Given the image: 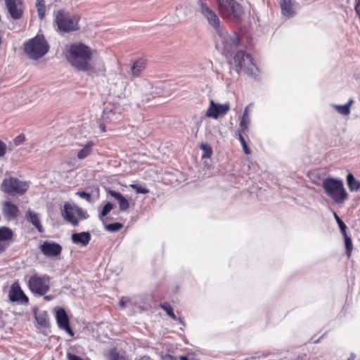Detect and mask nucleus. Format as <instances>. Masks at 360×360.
<instances>
[{"label": "nucleus", "instance_id": "nucleus-35", "mask_svg": "<svg viewBox=\"0 0 360 360\" xmlns=\"http://www.w3.org/2000/svg\"><path fill=\"white\" fill-rule=\"evenodd\" d=\"M333 215L340 227L342 234H345V233H346L347 226L335 212L333 213Z\"/></svg>", "mask_w": 360, "mask_h": 360}, {"label": "nucleus", "instance_id": "nucleus-25", "mask_svg": "<svg viewBox=\"0 0 360 360\" xmlns=\"http://www.w3.org/2000/svg\"><path fill=\"white\" fill-rule=\"evenodd\" d=\"M280 5L282 13L284 15L290 17L294 14L292 0H280Z\"/></svg>", "mask_w": 360, "mask_h": 360}, {"label": "nucleus", "instance_id": "nucleus-22", "mask_svg": "<svg viewBox=\"0 0 360 360\" xmlns=\"http://www.w3.org/2000/svg\"><path fill=\"white\" fill-rule=\"evenodd\" d=\"M108 193L117 200L121 211H125L129 207V201L120 193L109 190Z\"/></svg>", "mask_w": 360, "mask_h": 360}, {"label": "nucleus", "instance_id": "nucleus-30", "mask_svg": "<svg viewBox=\"0 0 360 360\" xmlns=\"http://www.w3.org/2000/svg\"><path fill=\"white\" fill-rule=\"evenodd\" d=\"M93 144L91 142L87 143L82 149H81L77 153V158L80 160L84 159L90 155L91 152V147Z\"/></svg>", "mask_w": 360, "mask_h": 360}, {"label": "nucleus", "instance_id": "nucleus-23", "mask_svg": "<svg viewBox=\"0 0 360 360\" xmlns=\"http://www.w3.org/2000/svg\"><path fill=\"white\" fill-rule=\"evenodd\" d=\"M146 68V60L143 58L136 60L131 67V75L133 77H139Z\"/></svg>", "mask_w": 360, "mask_h": 360}, {"label": "nucleus", "instance_id": "nucleus-2", "mask_svg": "<svg viewBox=\"0 0 360 360\" xmlns=\"http://www.w3.org/2000/svg\"><path fill=\"white\" fill-rule=\"evenodd\" d=\"M215 47L223 55L229 56L236 49L240 40L235 32L229 33L226 28L214 34Z\"/></svg>", "mask_w": 360, "mask_h": 360}, {"label": "nucleus", "instance_id": "nucleus-21", "mask_svg": "<svg viewBox=\"0 0 360 360\" xmlns=\"http://www.w3.org/2000/svg\"><path fill=\"white\" fill-rule=\"evenodd\" d=\"M71 239L75 244H80L83 246H86L91 240V235L89 232L85 231L73 233L71 236Z\"/></svg>", "mask_w": 360, "mask_h": 360}, {"label": "nucleus", "instance_id": "nucleus-33", "mask_svg": "<svg viewBox=\"0 0 360 360\" xmlns=\"http://www.w3.org/2000/svg\"><path fill=\"white\" fill-rule=\"evenodd\" d=\"M123 225L120 223H113L105 225V230L110 232H116L122 228Z\"/></svg>", "mask_w": 360, "mask_h": 360}, {"label": "nucleus", "instance_id": "nucleus-34", "mask_svg": "<svg viewBox=\"0 0 360 360\" xmlns=\"http://www.w3.org/2000/svg\"><path fill=\"white\" fill-rule=\"evenodd\" d=\"M243 131H238V139H239V141L243 146V151L245 154H250V150L248 148V146H247V143L245 141V139L243 138V136H242V133Z\"/></svg>", "mask_w": 360, "mask_h": 360}, {"label": "nucleus", "instance_id": "nucleus-1", "mask_svg": "<svg viewBox=\"0 0 360 360\" xmlns=\"http://www.w3.org/2000/svg\"><path fill=\"white\" fill-rule=\"evenodd\" d=\"M92 58L91 49L82 43L72 44L67 53L68 61L77 70H88L89 62Z\"/></svg>", "mask_w": 360, "mask_h": 360}, {"label": "nucleus", "instance_id": "nucleus-50", "mask_svg": "<svg viewBox=\"0 0 360 360\" xmlns=\"http://www.w3.org/2000/svg\"><path fill=\"white\" fill-rule=\"evenodd\" d=\"M101 130H102L103 131H105V126H103V125H101Z\"/></svg>", "mask_w": 360, "mask_h": 360}, {"label": "nucleus", "instance_id": "nucleus-9", "mask_svg": "<svg viewBox=\"0 0 360 360\" xmlns=\"http://www.w3.org/2000/svg\"><path fill=\"white\" fill-rule=\"evenodd\" d=\"M50 278L47 275H32L28 281L30 290L39 295H44L49 290Z\"/></svg>", "mask_w": 360, "mask_h": 360}, {"label": "nucleus", "instance_id": "nucleus-28", "mask_svg": "<svg viewBox=\"0 0 360 360\" xmlns=\"http://www.w3.org/2000/svg\"><path fill=\"white\" fill-rule=\"evenodd\" d=\"M354 101L352 99H349L348 103L343 105H333V107L337 110V111L344 115H347L350 112V106L353 103Z\"/></svg>", "mask_w": 360, "mask_h": 360}, {"label": "nucleus", "instance_id": "nucleus-20", "mask_svg": "<svg viewBox=\"0 0 360 360\" xmlns=\"http://www.w3.org/2000/svg\"><path fill=\"white\" fill-rule=\"evenodd\" d=\"M13 235V233L9 228L5 226L0 228V254L6 250Z\"/></svg>", "mask_w": 360, "mask_h": 360}, {"label": "nucleus", "instance_id": "nucleus-15", "mask_svg": "<svg viewBox=\"0 0 360 360\" xmlns=\"http://www.w3.org/2000/svg\"><path fill=\"white\" fill-rule=\"evenodd\" d=\"M89 68L84 72H87L91 75H104L105 73V66L101 58L92 57L89 62Z\"/></svg>", "mask_w": 360, "mask_h": 360}, {"label": "nucleus", "instance_id": "nucleus-3", "mask_svg": "<svg viewBox=\"0 0 360 360\" xmlns=\"http://www.w3.org/2000/svg\"><path fill=\"white\" fill-rule=\"evenodd\" d=\"M322 186L326 194L334 203L342 204L348 198L343 182L334 178H326L323 180Z\"/></svg>", "mask_w": 360, "mask_h": 360}, {"label": "nucleus", "instance_id": "nucleus-14", "mask_svg": "<svg viewBox=\"0 0 360 360\" xmlns=\"http://www.w3.org/2000/svg\"><path fill=\"white\" fill-rule=\"evenodd\" d=\"M40 250L45 256L54 257L61 254L62 247L55 242L44 241L41 245Z\"/></svg>", "mask_w": 360, "mask_h": 360}, {"label": "nucleus", "instance_id": "nucleus-11", "mask_svg": "<svg viewBox=\"0 0 360 360\" xmlns=\"http://www.w3.org/2000/svg\"><path fill=\"white\" fill-rule=\"evenodd\" d=\"M1 187L6 193L22 194L28 189L29 184L15 178H10L4 180Z\"/></svg>", "mask_w": 360, "mask_h": 360}, {"label": "nucleus", "instance_id": "nucleus-13", "mask_svg": "<svg viewBox=\"0 0 360 360\" xmlns=\"http://www.w3.org/2000/svg\"><path fill=\"white\" fill-rule=\"evenodd\" d=\"M229 110L230 105L228 103L221 104L210 100V105L205 112V117L217 120L226 115Z\"/></svg>", "mask_w": 360, "mask_h": 360}, {"label": "nucleus", "instance_id": "nucleus-19", "mask_svg": "<svg viewBox=\"0 0 360 360\" xmlns=\"http://www.w3.org/2000/svg\"><path fill=\"white\" fill-rule=\"evenodd\" d=\"M9 299L11 302L21 301L22 302H28V298L24 294L18 283H14L9 291Z\"/></svg>", "mask_w": 360, "mask_h": 360}, {"label": "nucleus", "instance_id": "nucleus-43", "mask_svg": "<svg viewBox=\"0 0 360 360\" xmlns=\"http://www.w3.org/2000/svg\"><path fill=\"white\" fill-rule=\"evenodd\" d=\"M129 302V297H122L119 302V305L121 308H124Z\"/></svg>", "mask_w": 360, "mask_h": 360}, {"label": "nucleus", "instance_id": "nucleus-17", "mask_svg": "<svg viewBox=\"0 0 360 360\" xmlns=\"http://www.w3.org/2000/svg\"><path fill=\"white\" fill-rule=\"evenodd\" d=\"M56 318L58 327L73 336L74 333L70 326L68 315L63 309H59L56 311Z\"/></svg>", "mask_w": 360, "mask_h": 360}, {"label": "nucleus", "instance_id": "nucleus-26", "mask_svg": "<svg viewBox=\"0 0 360 360\" xmlns=\"http://www.w3.org/2000/svg\"><path fill=\"white\" fill-rule=\"evenodd\" d=\"M27 219L33 226L37 228L39 232H43V227L40 223L39 218L36 213L31 210H28L27 214Z\"/></svg>", "mask_w": 360, "mask_h": 360}, {"label": "nucleus", "instance_id": "nucleus-16", "mask_svg": "<svg viewBox=\"0 0 360 360\" xmlns=\"http://www.w3.org/2000/svg\"><path fill=\"white\" fill-rule=\"evenodd\" d=\"M6 6L12 18L19 19L22 15V0H6Z\"/></svg>", "mask_w": 360, "mask_h": 360}, {"label": "nucleus", "instance_id": "nucleus-41", "mask_svg": "<svg viewBox=\"0 0 360 360\" xmlns=\"http://www.w3.org/2000/svg\"><path fill=\"white\" fill-rule=\"evenodd\" d=\"M77 195H78L82 198H84L88 202H91V197L89 193H87L84 191H81V192H77Z\"/></svg>", "mask_w": 360, "mask_h": 360}, {"label": "nucleus", "instance_id": "nucleus-6", "mask_svg": "<svg viewBox=\"0 0 360 360\" xmlns=\"http://www.w3.org/2000/svg\"><path fill=\"white\" fill-rule=\"evenodd\" d=\"M198 5L200 8V13L206 20L207 25L212 29L214 34L225 28L216 12L206 3L198 0Z\"/></svg>", "mask_w": 360, "mask_h": 360}, {"label": "nucleus", "instance_id": "nucleus-29", "mask_svg": "<svg viewBox=\"0 0 360 360\" xmlns=\"http://www.w3.org/2000/svg\"><path fill=\"white\" fill-rule=\"evenodd\" d=\"M248 108L249 107L247 106L244 110L243 117L240 122V129L239 131H244L245 130L248 129V126L250 123V119L248 116Z\"/></svg>", "mask_w": 360, "mask_h": 360}, {"label": "nucleus", "instance_id": "nucleus-27", "mask_svg": "<svg viewBox=\"0 0 360 360\" xmlns=\"http://www.w3.org/2000/svg\"><path fill=\"white\" fill-rule=\"evenodd\" d=\"M347 182L348 188L351 191H358L360 190V181H357L352 174H348L347 176Z\"/></svg>", "mask_w": 360, "mask_h": 360}, {"label": "nucleus", "instance_id": "nucleus-48", "mask_svg": "<svg viewBox=\"0 0 360 360\" xmlns=\"http://www.w3.org/2000/svg\"><path fill=\"white\" fill-rule=\"evenodd\" d=\"M179 360H188L186 356H179Z\"/></svg>", "mask_w": 360, "mask_h": 360}, {"label": "nucleus", "instance_id": "nucleus-24", "mask_svg": "<svg viewBox=\"0 0 360 360\" xmlns=\"http://www.w3.org/2000/svg\"><path fill=\"white\" fill-rule=\"evenodd\" d=\"M167 86V84L164 83H158L155 86H153L149 83H146L144 84V89L146 90L153 89V91H151L150 94L155 96V95L162 94Z\"/></svg>", "mask_w": 360, "mask_h": 360}, {"label": "nucleus", "instance_id": "nucleus-7", "mask_svg": "<svg viewBox=\"0 0 360 360\" xmlns=\"http://www.w3.org/2000/svg\"><path fill=\"white\" fill-rule=\"evenodd\" d=\"M219 12L224 18L232 15L235 18H240L243 15L241 6L235 0H216Z\"/></svg>", "mask_w": 360, "mask_h": 360}, {"label": "nucleus", "instance_id": "nucleus-32", "mask_svg": "<svg viewBox=\"0 0 360 360\" xmlns=\"http://www.w3.org/2000/svg\"><path fill=\"white\" fill-rule=\"evenodd\" d=\"M38 15L40 19H43L45 16L46 6L44 0H37V3Z\"/></svg>", "mask_w": 360, "mask_h": 360}, {"label": "nucleus", "instance_id": "nucleus-31", "mask_svg": "<svg viewBox=\"0 0 360 360\" xmlns=\"http://www.w3.org/2000/svg\"><path fill=\"white\" fill-rule=\"evenodd\" d=\"M345 239V248H346V254L348 257H350L351 253L353 249L352 246V240L350 237L347 235V233L342 234Z\"/></svg>", "mask_w": 360, "mask_h": 360}, {"label": "nucleus", "instance_id": "nucleus-5", "mask_svg": "<svg viewBox=\"0 0 360 360\" xmlns=\"http://www.w3.org/2000/svg\"><path fill=\"white\" fill-rule=\"evenodd\" d=\"M54 22L60 32H70L79 29V18L77 15H72L70 13L59 10L55 12Z\"/></svg>", "mask_w": 360, "mask_h": 360}, {"label": "nucleus", "instance_id": "nucleus-8", "mask_svg": "<svg viewBox=\"0 0 360 360\" xmlns=\"http://www.w3.org/2000/svg\"><path fill=\"white\" fill-rule=\"evenodd\" d=\"M62 215L68 222L73 226H77L80 220L86 219L89 214L75 204L70 202L65 203Z\"/></svg>", "mask_w": 360, "mask_h": 360}, {"label": "nucleus", "instance_id": "nucleus-36", "mask_svg": "<svg viewBox=\"0 0 360 360\" xmlns=\"http://www.w3.org/2000/svg\"><path fill=\"white\" fill-rule=\"evenodd\" d=\"M161 308L163 309L167 314L172 317L173 319H176V315L174 314L172 307L167 304H162L160 305Z\"/></svg>", "mask_w": 360, "mask_h": 360}, {"label": "nucleus", "instance_id": "nucleus-37", "mask_svg": "<svg viewBox=\"0 0 360 360\" xmlns=\"http://www.w3.org/2000/svg\"><path fill=\"white\" fill-rule=\"evenodd\" d=\"M200 148L204 152V153L202 155L203 158H208L211 156L212 149L208 145L202 144V145H201Z\"/></svg>", "mask_w": 360, "mask_h": 360}, {"label": "nucleus", "instance_id": "nucleus-40", "mask_svg": "<svg viewBox=\"0 0 360 360\" xmlns=\"http://www.w3.org/2000/svg\"><path fill=\"white\" fill-rule=\"evenodd\" d=\"M108 359L110 360H120L122 359L123 357L120 356V354L116 352V350H111L108 354Z\"/></svg>", "mask_w": 360, "mask_h": 360}, {"label": "nucleus", "instance_id": "nucleus-45", "mask_svg": "<svg viewBox=\"0 0 360 360\" xmlns=\"http://www.w3.org/2000/svg\"><path fill=\"white\" fill-rule=\"evenodd\" d=\"M355 11L360 17V0H356Z\"/></svg>", "mask_w": 360, "mask_h": 360}, {"label": "nucleus", "instance_id": "nucleus-4", "mask_svg": "<svg viewBox=\"0 0 360 360\" xmlns=\"http://www.w3.org/2000/svg\"><path fill=\"white\" fill-rule=\"evenodd\" d=\"M49 46L43 36L37 35L28 40L24 45V51L30 59L37 60L49 51Z\"/></svg>", "mask_w": 360, "mask_h": 360}, {"label": "nucleus", "instance_id": "nucleus-39", "mask_svg": "<svg viewBox=\"0 0 360 360\" xmlns=\"http://www.w3.org/2000/svg\"><path fill=\"white\" fill-rule=\"evenodd\" d=\"M130 187L134 189L137 193L146 194L149 192L148 189L139 185L131 184Z\"/></svg>", "mask_w": 360, "mask_h": 360}, {"label": "nucleus", "instance_id": "nucleus-10", "mask_svg": "<svg viewBox=\"0 0 360 360\" xmlns=\"http://www.w3.org/2000/svg\"><path fill=\"white\" fill-rule=\"evenodd\" d=\"M127 79L122 75L115 74L109 79L110 94L119 98L125 96L127 88Z\"/></svg>", "mask_w": 360, "mask_h": 360}, {"label": "nucleus", "instance_id": "nucleus-44", "mask_svg": "<svg viewBox=\"0 0 360 360\" xmlns=\"http://www.w3.org/2000/svg\"><path fill=\"white\" fill-rule=\"evenodd\" d=\"M112 112V111L110 109V110H108V108L104 109L103 112V119L105 120H107L109 118L108 115Z\"/></svg>", "mask_w": 360, "mask_h": 360}, {"label": "nucleus", "instance_id": "nucleus-42", "mask_svg": "<svg viewBox=\"0 0 360 360\" xmlns=\"http://www.w3.org/2000/svg\"><path fill=\"white\" fill-rule=\"evenodd\" d=\"M6 152V145L0 140V158L4 157Z\"/></svg>", "mask_w": 360, "mask_h": 360}, {"label": "nucleus", "instance_id": "nucleus-12", "mask_svg": "<svg viewBox=\"0 0 360 360\" xmlns=\"http://www.w3.org/2000/svg\"><path fill=\"white\" fill-rule=\"evenodd\" d=\"M234 63L239 68L240 71H244L248 74L252 73L255 68L251 56L243 51L236 53L234 56Z\"/></svg>", "mask_w": 360, "mask_h": 360}, {"label": "nucleus", "instance_id": "nucleus-46", "mask_svg": "<svg viewBox=\"0 0 360 360\" xmlns=\"http://www.w3.org/2000/svg\"><path fill=\"white\" fill-rule=\"evenodd\" d=\"M165 360H177V358L172 355L167 354L165 355Z\"/></svg>", "mask_w": 360, "mask_h": 360}, {"label": "nucleus", "instance_id": "nucleus-47", "mask_svg": "<svg viewBox=\"0 0 360 360\" xmlns=\"http://www.w3.org/2000/svg\"><path fill=\"white\" fill-rule=\"evenodd\" d=\"M36 319H37L38 323H40L41 325H43L45 323V319L44 318H40V317L36 316Z\"/></svg>", "mask_w": 360, "mask_h": 360}, {"label": "nucleus", "instance_id": "nucleus-38", "mask_svg": "<svg viewBox=\"0 0 360 360\" xmlns=\"http://www.w3.org/2000/svg\"><path fill=\"white\" fill-rule=\"evenodd\" d=\"M112 207H113V205L111 202H107L103 207V210L101 212V217H103L106 216L111 211Z\"/></svg>", "mask_w": 360, "mask_h": 360}, {"label": "nucleus", "instance_id": "nucleus-49", "mask_svg": "<svg viewBox=\"0 0 360 360\" xmlns=\"http://www.w3.org/2000/svg\"><path fill=\"white\" fill-rule=\"evenodd\" d=\"M355 358V356L354 354H352L350 357L348 359V360H354Z\"/></svg>", "mask_w": 360, "mask_h": 360}, {"label": "nucleus", "instance_id": "nucleus-18", "mask_svg": "<svg viewBox=\"0 0 360 360\" xmlns=\"http://www.w3.org/2000/svg\"><path fill=\"white\" fill-rule=\"evenodd\" d=\"M2 213L6 220L11 221L18 216L20 210L14 203L7 201L2 206Z\"/></svg>", "mask_w": 360, "mask_h": 360}]
</instances>
